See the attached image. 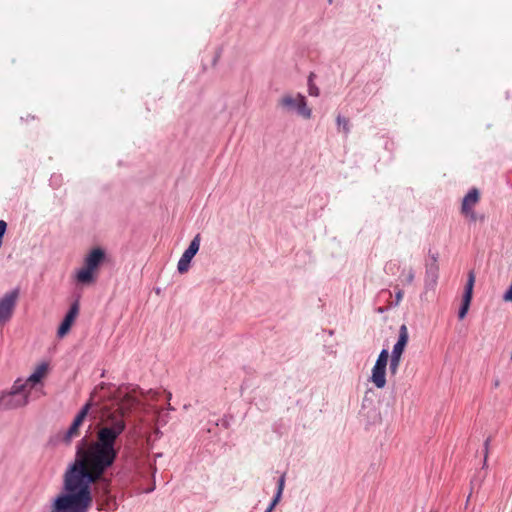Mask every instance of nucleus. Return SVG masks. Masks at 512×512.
Masks as SVG:
<instances>
[{"mask_svg":"<svg viewBox=\"0 0 512 512\" xmlns=\"http://www.w3.org/2000/svg\"><path fill=\"white\" fill-rule=\"evenodd\" d=\"M112 434L102 430L97 443L79 448L76 459L64 474V492L54 500L50 512H87L93 500L91 485L101 480L115 462Z\"/></svg>","mask_w":512,"mask_h":512,"instance_id":"1","label":"nucleus"},{"mask_svg":"<svg viewBox=\"0 0 512 512\" xmlns=\"http://www.w3.org/2000/svg\"><path fill=\"white\" fill-rule=\"evenodd\" d=\"M140 404V400L135 396V389L132 391H124L123 387L114 388L112 384L100 383L90 394L87 403L81 408L75 416L71 426L64 433L62 441L70 444L72 439L79 436L80 427L82 426L86 416L92 407L97 408L98 422L96 424L95 440L88 441L83 438L76 447L75 458L79 448H88L90 445L97 443L100 432L108 430L113 433L112 448L115 452V459L118 455L116 443L120 435L126 429V418L131 411Z\"/></svg>","mask_w":512,"mask_h":512,"instance_id":"2","label":"nucleus"},{"mask_svg":"<svg viewBox=\"0 0 512 512\" xmlns=\"http://www.w3.org/2000/svg\"><path fill=\"white\" fill-rule=\"evenodd\" d=\"M105 257L101 248H94L84 259V265L76 273L77 282L89 285L95 282L97 271Z\"/></svg>","mask_w":512,"mask_h":512,"instance_id":"3","label":"nucleus"},{"mask_svg":"<svg viewBox=\"0 0 512 512\" xmlns=\"http://www.w3.org/2000/svg\"><path fill=\"white\" fill-rule=\"evenodd\" d=\"M21 386L12 385L11 390L3 392L0 396V409L9 410L23 407L28 404L29 400L25 393L19 389Z\"/></svg>","mask_w":512,"mask_h":512,"instance_id":"4","label":"nucleus"},{"mask_svg":"<svg viewBox=\"0 0 512 512\" xmlns=\"http://www.w3.org/2000/svg\"><path fill=\"white\" fill-rule=\"evenodd\" d=\"M409 339V333L406 325H401L399 329V337L398 341L393 347L391 359H390V365L389 370L392 375H395L398 371V368L400 366L401 357L404 352V349L408 343Z\"/></svg>","mask_w":512,"mask_h":512,"instance_id":"5","label":"nucleus"},{"mask_svg":"<svg viewBox=\"0 0 512 512\" xmlns=\"http://www.w3.org/2000/svg\"><path fill=\"white\" fill-rule=\"evenodd\" d=\"M19 299V289H13L0 298V327L8 323Z\"/></svg>","mask_w":512,"mask_h":512,"instance_id":"6","label":"nucleus"},{"mask_svg":"<svg viewBox=\"0 0 512 512\" xmlns=\"http://www.w3.org/2000/svg\"><path fill=\"white\" fill-rule=\"evenodd\" d=\"M389 359L388 350L383 349L372 368L371 382L379 389L386 385V367Z\"/></svg>","mask_w":512,"mask_h":512,"instance_id":"7","label":"nucleus"},{"mask_svg":"<svg viewBox=\"0 0 512 512\" xmlns=\"http://www.w3.org/2000/svg\"><path fill=\"white\" fill-rule=\"evenodd\" d=\"M480 201V192L477 188H472L463 198L461 204V213L468 217L471 221L477 220L474 207Z\"/></svg>","mask_w":512,"mask_h":512,"instance_id":"8","label":"nucleus"},{"mask_svg":"<svg viewBox=\"0 0 512 512\" xmlns=\"http://www.w3.org/2000/svg\"><path fill=\"white\" fill-rule=\"evenodd\" d=\"M200 240V234H197L191 241L189 247L182 254L177 265L179 273L183 274L189 270L190 262L199 250Z\"/></svg>","mask_w":512,"mask_h":512,"instance_id":"9","label":"nucleus"},{"mask_svg":"<svg viewBox=\"0 0 512 512\" xmlns=\"http://www.w3.org/2000/svg\"><path fill=\"white\" fill-rule=\"evenodd\" d=\"M474 283H475V275L471 271L468 274V281L465 286V291H464L463 298H462V305L458 312V317L460 320L464 319L468 313V310H469V307L471 304V300H472Z\"/></svg>","mask_w":512,"mask_h":512,"instance_id":"10","label":"nucleus"},{"mask_svg":"<svg viewBox=\"0 0 512 512\" xmlns=\"http://www.w3.org/2000/svg\"><path fill=\"white\" fill-rule=\"evenodd\" d=\"M78 314H79V301L76 300L71 305L68 313L66 314L61 325L58 328L57 334L59 337H63L69 332V330H70L72 324L74 323L75 319L77 318Z\"/></svg>","mask_w":512,"mask_h":512,"instance_id":"11","label":"nucleus"},{"mask_svg":"<svg viewBox=\"0 0 512 512\" xmlns=\"http://www.w3.org/2000/svg\"><path fill=\"white\" fill-rule=\"evenodd\" d=\"M439 277V265L437 263V259L434 257L433 261L430 264L426 265L425 272V288L426 290H433L438 281Z\"/></svg>","mask_w":512,"mask_h":512,"instance_id":"12","label":"nucleus"},{"mask_svg":"<svg viewBox=\"0 0 512 512\" xmlns=\"http://www.w3.org/2000/svg\"><path fill=\"white\" fill-rule=\"evenodd\" d=\"M50 371V365L48 362H41L36 365L34 371L29 376V381L34 382L37 385L42 384L44 379L48 376Z\"/></svg>","mask_w":512,"mask_h":512,"instance_id":"13","label":"nucleus"},{"mask_svg":"<svg viewBox=\"0 0 512 512\" xmlns=\"http://www.w3.org/2000/svg\"><path fill=\"white\" fill-rule=\"evenodd\" d=\"M302 97L303 95L300 93H297L296 95L285 94L279 99L278 104L284 109L294 110V108L300 101L299 98Z\"/></svg>","mask_w":512,"mask_h":512,"instance_id":"14","label":"nucleus"},{"mask_svg":"<svg viewBox=\"0 0 512 512\" xmlns=\"http://www.w3.org/2000/svg\"><path fill=\"white\" fill-rule=\"evenodd\" d=\"M299 103L296 105V107L294 108V110L297 111V113L305 118V119H309L311 118V115H312V110L307 106V101H306V98L305 96H303L302 98H299Z\"/></svg>","mask_w":512,"mask_h":512,"instance_id":"15","label":"nucleus"},{"mask_svg":"<svg viewBox=\"0 0 512 512\" xmlns=\"http://www.w3.org/2000/svg\"><path fill=\"white\" fill-rule=\"evenodd\" d=\"M284 485H285V475H282L279 480H278V489H277V493L273 499V501L271 502V504L269 505V507L266 509L265 512H272L274 507L277 505V503L280 501L281 499V496H282V492L284 490Z\"/></svg>","mask_w":512,"mask_h":512,"instance_id":"16","label":"nucleus"},{"mask_svg":"<svg viewBox=\"0 0 512 512\" xmlns=\"http://www.w3.org/2000/svg\"><path fill=\"white\" fill-rule=\"evenodd\" d=\"M14 385L21 386L19 390L22 393H25L27 395L28 399H29V394H30L31 390L34 389L37 386L36 383H34V382L32 383V382L29 381V377L26 380L17 379L14 382Z\"/></svg>","mask_w":512,"mask_h":512,"instance_id":"17","label":"nucleus"},{"mask_svg":"<svg viewBox=\"0 0 512 512\" xmlns=\"http://www.w3.org/2000/svg\"><path fill=\"white\" fill-rule=\"evenodd\" d=\"M415 273L414 270L410 267L407 270H403L400 275L401 282L404 285H410L414 281Z\"/></svg>","mask_w":512,"mask_h":512,"instance_id":"18","label":"nucleus"},{"mask_svg":"<svg viewBox=\"0 0 512 512\" xmlns=\"http://www.w3.org/2000/svg\"><path fill=\"white\" fill-rule=\"evenodd\" d=\"M314 74L311 73L308 79V93L310 96L317 97L320 94L319 88L313 82Z\"/></svg>","mask_w":512,"mask_h":512,"instance_id":"19","label":"nucleus"},{"mask_svg":"<svg viewBox=\"0 0 512 512\" xmlns=\"http://www.w3.org/2000/svg\"><path fill=\"white\" fill-rule=\"evenodd\" d=\"M337 124L339 127L343 128L345 134L349 133V120L347 118L341 117L340 115L337 117Z\"/></svg>","mask_w":512,"mask_h":512,"instance_id":"20","label":"nucleus"},{"mask_svg":"<svg viewBox=\"0 0 512 512\" xmlns=\"http://www.w3.org/2000/svg\"><path fill=\"white\" fill-rule=\"evenodd\" d=\"M403 298V291L402 290H399L396 294V300H397V303H399Z\"/></svg>","mask_w":512,"mask_h":512,"instance_id":"21","label":"nucleus"},{"mask_svg":"<svg viewBox=\"0 0 512 512\" xmlns=\"http://www.w3.org/2000/svg\"><path fill=\"white\" fill-rule=\"evenodd\" d=\"M148 394L151 395L152 398H154L157 395L156 392H152V391H149Z\"/></svg>","mask_w":512,"mask_h":512,"instance_id":"22","label":"nucleus"},{"mask_svg":"<svg viewBox=\"0 0 512 512\" xmlns=\"http://www.w3.org/2000/svg\"><path fill=\"white\" fill-rule=\"evenodd\" d=\"M499 384H500L499 380H496V381L494 382V387H498V386H499Z\"/></svg>","mask_w":512,"mask_h":512,"instance_id":"23","label":"nucleus"},{"mask_svg":"<svg viewBox=\"0 0 512 512\" xmlns=\"http://www.w3.org/2000/svg\"><path fill=\"white\" fill-rule=\"evenodd\" d=\"M332 0H329V2H331Z\"/></svg>","mask_w":512,"mask_h":512,"instance_id":"24","label":"nucleus"}]
</instances>
